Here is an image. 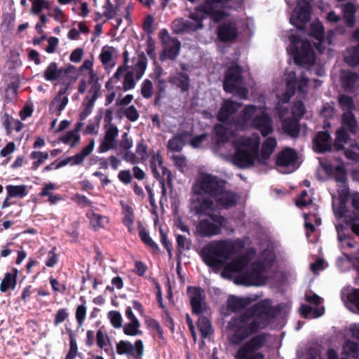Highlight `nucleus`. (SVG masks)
<instances>
[{"label": "nucleus", "instance_id": "nucleus-54", "mask_svg": "<svg viewBox=\"0 0 359 359\" xmlns=\"http://www.w3.org/2000/svg\"><path fill=\"white\" fill-rule=\"evenodd\" d=\"M348 135L344 128L337 130L336 138L334 143V147L337 150H341L344 148V144L347 142Z\"/></svg>", "mask_w": 359, "mask_h": 359}, {"label": "nucleus", "instance_id": "nucleus-63", "mask_svg": "<svg viewBox=\"0 0 359 359\" xmlns=\"http://www.w3.org/2000/svg\"><path fill=\"white\" fill-rule=\"evenodd\" d=\"M311 190L303 191L301 193L299 198L297 200L296 204L299 207L309 205L312 202Z\"/></svg>", "mask_w": 359, "mask_h": 359}, {"label": "nucleus", "instance_id": "nucleus-45", "mask_svg": "<svg viewBox=\"0 0 359 359\" xmlns=\"http://www.w3.org/2000/svg\"><path fill=\"white\" fill-rule=\"evenodd\" d=\"M342 124L344 128H346L351 133L357 132L358 126L355 118L351 111H345L342 116Z\"/></svg>", "mask_w": 359, "mask_h": 359}, {"label": "nucleus", "instance_id": "nucleus-28", "mask_svg": "<svg viewBox=\"0 0 359 359\" xmlns=\"http://www.w3.org/2000/svg\"><path fill=\"white\" fill-rule=\"evenodd\" d=\"M219 39L228 42L234 40L238 36V29L235 22L223 23L217 30Z\"/></svg>", "mask_w": 359, "mask_h": 359}, {"label": "nucleus", "instance_id": "nucleus-46", "mask_svg": "<svg viewBox=\"0 0 359 359\" xmlns=\"http://www.w3.org/2000/svg\"><path fill=\"white\" fill-rule=\"evenodd\" d=\"M93 62L91 60H86L82 66V69H86L88 70V75H89V84L90 85V88H93L94 85H96L97 87V89H100V85L98 82V77L95 72V71L93 69Z\"/></svg>", "mask_w": 359, "mask_h": 359}, {"label": "nucleus", "instance_id": "nucleus-17", "mask_svg": "<svg viewBox=\"0 0 359 359\" xmlns=\"http://www.w3.org/2000/svg\"><path fill=\"white\" fill-rule=\"evenodd\" d=\"M306 301L310 305H302L299 309L301 315L306 318H314L321 316L324 313V307L322 304V299L315 294H306Z\"/></svg>", "mask_w": 359, "mask_h": 359}, {"label": "nucleus", "instance_id": "nucleus-55", "mask_svg": "<svg viewBox=\"0 0 359 359\" xmlns=\"http://www.w3.org/2000/svg\"><path fill=\"white\" fill-rule=\"evenodd\" d=\"M45 264L48 267H53L59 260L58 255L56 253V248L53 247L50 250L45 251Z\"/></svg>", "mask_w": 359, "mask_h": 359}, {"label": "nucleus", "instance_id": "nucleus-64", "mask_svg": "<svg viewBox=\"0 0 359 359\" xmlns=\"http://www.w3.org/2000/svg\"><path fill=\"white\" fill-rule=\"evenodd\" d=\"M142 95L147 99L151 98L153 95V85L151 81L146 79L141 86Z\"/></svg>", "mask_w": 359, "mask_h": 359}, {"label": "nucleus", "instance_id": "nucleus-60", "mask_svg": "<svg viewBox=\"0 0 359 359\" xmlns=\"http://www.w3.org/2000/svg\"><path fill=\"white\" fill-rule=\"evenodd\" d=\"M133 142L132 139H130L127 133H125L122 135V139L120 142V151L123 153V155L128 152H131L130 149L133 147Z\"/></svg>", "mask_w": 359, "mask_h": 359}, {"label": "nucleus", "instance_id": "nucleus-16", "mask_svg": "<svg viewBox=\"0 0 359 359\" xmlns=\"http://www.w3.org/2000/svg\"><path fill=\"white\" fill-rule=\"evenodd\" d=\"M311 7L309 2L298 0V4L290 18V23L302 29L311 18Z\"/></svg>", "mask_w": 359, "mask_h": 359}, {"label": "nucleus", "instance_id": "nucleus-10", "mask_svg": "<svg viewBox=\"0 0 359 359\" xmlns=\"http://www.w3.org/2000/svg\"><path fill=\"white\" fill-rule=\"evenodd\" d=\"M242 69L238 65L228 68L224 81V90L233 93L242 100H247L248 90L243 86L241 76Z\"/></svg>", "mask_w": 359, "mask_h": 359}, {"label": "nucleus", "instance_id": "nucleus-52", "mask_svg": "<svg viewBox=\"0 0 359 359\" xmlns=\"http://www.w3.org/2000/svg\"><path fill=\"white\" fill-rule=\"evenodd\" d=\"M16 285V277L15 275L8 273L5 275L0 285V290L3 292L8 290L14 289Z\"/></svg>", "mask_w": 359, "mask_h": 359}, {"label": "nucleus", "instance_id": "nucleus-62", "mask_svg": "<svg viewBox=\"0 0 359 359\" xmlns=\"http://www.w3.org/2000/svg\"><path fill=\"white\" fill-rule=\"evenodd\" d=\"M171 160L174 165L178 168L181 172H184L187 166V158L181 154H174L171 156Z\"/></svg>", "mask_w": 359, "mask_h": 359}, {"label": "nucleus", "instance_id": "nucleus-41", "mask_svg": "<svg viewBox=\"0 0 359 359\" xmlns=\"http://www.w3.org/2000/svg\"><path fill=\"white\" fill-rule=\"evenodd\" d=\"M62 69L59 68L57 63L50 62L43 72V77L48 81H54L60 78Z\"/></svg>", "mask_w": 359, "mask_h": 359}, {"label": "nucleus", "instance_id": "nucleus-34", "mask_svg": "<svg viewBox=\"0 0 359 359\" xmlns=\"http://www.w3.org/2000/svg\"><path fill=\"white\" fill-rule=\"evenodd\" d=\"M86 216L89 219L90 227L95 231L104 228L109 222L108 217L95 213L93 211L88 212Z\"/></svg>", "mask_w": 359, "mask_h": 359}, {"label": "nucleus", "instance_id": "nucleus-30", "mask_svg": "<svg viewBox=\"0 0 359 359\" xmlns=\"http://www.w3.org/2000/svg\"><path fill=\"white\" fill-rule=\"evenodd\" d=\"M315 150L323 153L329 151L332 147L331 137L327 132H319L314 139Z\"/></svg>", "mask_w": 359, "mask_h": 359}, {"label": "nucleus", "instance_id": "nucleus-6", "mask_svg": "<svg viewBox=\"0 0 359 359\" xmlns=\"http://www.w3.org/2000/svg\"><path fill=\"white\" fill-rule=\"evenodd\" d=\"M229 0H203V4L190 13L189 18L177 19L172 22L173 31L176 33L194 32L202 27V21L206 16L218 22L228 14L223 11Z\"/></svg>", "mask_w": 359, "mask_h": 359}, {"label": "nucleus", "instance_id": "nucleus-39", "mask_svg": "<svg viewBox=\"0 0 359 359\" xmlns=\"http://www.w3.org/2000/svg\"><path fill=\"white\" fill-rule=\"evenodd\" d=\"M304 226L306 231V236L308 238H309L310 233H312L315 231V225L312 223L313 221L315 222V224L316 226H319L321 224V219L316 212L304 213Z\"/></svg>", "mask_w": 359, "mask_h": 359}, {"label": "nucleus", "instance_id": "nucleus-21", "mask_svg": "<svg viewBox=\"0 0 359 359\" xmlns=\"http://www.w3.org/2000/svg\"><path fill=\"white\" fill-rule=\"evenodd\" d=\"M118 135L117 127L113 124H109L105 127V132L103 138L100 140L97 148L99 153H105L114 149L116 145V138Z\"/></svg>", "mask_w": 359, "mask_h": 359}, {"label": "nucleus", "instance_id": "nucleus-4", "mask_svg": "<svg viewBox=\"0 0 359 359\" xmlns=\"http://www.w3.org/2000/svg\"><path fill=\"white\" fill-rule=\"evenodd\" d=\"M271 301L265 299L248 309L239 317H233L229 323L231 332L229 341L239 344L250 335L264 329L272 318Z\"/></svg>", "mask_w": 359, "mask_h": 359}, {"label": "nucleus", "instance_id": "nucleus-29", "mask_svg": "<svg viewBox=\"0 0 359 359\" xmlns=\"http://www.w3.org/2000/svg\"><path fill=\"white\" fill-rule=\"evenodd\" d=\"M181 45L178 40H169L163 43V50L161 54V60H175L180 53Z\"/></svg>", "mask_w": 359, "mask_h": 359}, {"label": "nucleus", "instance_id": "nucleus-2", "mask_svg": "<svg viewBox=\"0 0 359 359\" xmlns=\"http://www.w3.org/2000/svg\"><path fill=\"white\" fill-rule=\"evenodd\" d=\"M289 40L290 44L287 48L288 53L292 55L295 63L299 66L304 67L306 71L302 72L300 81L297 79L294 72L286 71L285 74L286 90L281 95H277L276 110L282 121L283 130L292 137H297L299 133V119L305 112L304 104L302 101H296L290 110L284 104H287L294 94L297 86L301 94L306 93L309 81L306 72L322 76L325 74V69L323 67L316 65L313 47L309 41L302 40L299 35L294 34L289 36Z\"/></svg>", "mask_w": 359, "mask_h": 359}, {"label": "nucleus", "instance_id": "nucleus-56", "mask_svg": "<svg viewBox=\"0 0 359 359\" xmlns=\"http://www.w3.org/2000/svg\"><path fill=\"white\" fill-rule=\"evenodd\" d=\"M184 145L183 139L181 137L176 136L170 139L168 142V148L172 151H180Z\"/></svg>", "mask_w": 359, "mask_h": 359}, {"label": "nucleus", "instance_id": "nucleus-3", "mask_svg": "<svg viewBox=\"0 0 359 359\" xmlns=\"http://www.w3.org/2000/svg\"><path fill=\"white\" fill-rule=\"evenodd\" d=\"M191 210L198 215H209L215 210L211 197L224 208L234 206L238 196L226 189V181L210 173L200 171L191 187Z\"/></svg>", "mask_w": 359, "mask_h": 359}, {"label": "nucleus", "instance_id": "nucleus-42", "mask_svg": "<svg viewBox=\"0 0 359 359\" xmlns=\"http://www.w3.org/2000/svg\"><path fill=\"white\" fill-rule=\"evenodd\" d=\"M359 346L356 342L351 340H347L343 346L342 358H356L358 355Z\"/></svg>", "mask_w": 359, "mask_h": 359}, {"label": "nucleus", "instance_id": "nucleus-37", "mask_svg": "<svg viewBox=\"0 0 359 359\" xmlns=\"http://www.w3.org/2000/svg\"><path fill=\"white\" fill-rule=\"evenodd\" d=\"M170 81L182 91H187L189 88V78L187 74L177 72L170 77Z\"/></svg>", "mask_w": 359, "mask_h": 359}, {"label": "nucleus", "instance_id": "nucleus-14", "mask_svg": "<svg viewBox=\"0 0 359 359\" xmlns=\"http://www.w3.org/2000/svg\"><path fill=\"white\" fill-rule=\"evenodd\" d=\"M276 165L278 170L283 174L294 172L299 167L297 153L290 148L284 149L277 154Z\"/></svg>", "mask_w": 359, "mask_h": 359}, {"label": "nucleus", "instance_id": "nucleus-19", "mask_svg": "<svg viewBox=\"0 0 359 359\" xmlns=\"http://www.w3.org/2000/svg\"><path fill=\"white\" fill-rule=\"evenodd\" d=\"M95 140H90L89 143L83 147L80 152L75 155L66 158L60 161L55 167V169H58L61 167L65 166L69 164L72 166L81 165L83 163L86 158L94 150Z\"/></svg>", "mask_w": 359, "mask_h": 359}, {"label": "nucleus", "instance_id": "nucleus-11", "mask_svg": "<svg viewBox=\"0 0 359 359\" xmlns=\"http://www.w3.org/2000/svg\"><path fill=\"white\" fill-rule=\"evenodd\" d=\"M207 215L209 219H201L196 227V233L202 238H210L219 235L226 226V219L220 215Z\"/></svg>", "mask_w": 359, "mask_h": 359}, {"label": "nucleus", "instance_id": "nucleus-5", "mask_svg": "<svg viewBox=\"0 0 359 359\" xmlns=\"http://www.w3.org/2000/svg\"><path fill=\"white\" fill-rule=\"evenodd\" d=\"M233 144L236 151L231 158L232 163L240 168H245L256 163L269 165L271 156L277 147V140L273 137H266L262 143L259 155L260 137L257 133L239 137Z\"/></svg>", "mask_w": 359, "mask_h": 359}, {"label": "nucleus", "instance_id": "nucleus-40", "mask_svg": "<svg viewBox=\"0 0 359 359\" xmlns=\"http://www.w3.org/2000/svg\"><path fill=\"white\" fill-rule=\"evenodd\" d=\"M344 61L349 65L355 67L359 65V44L351 46L344 53Z\"/></svg>", "mask_w": 359, "mask_h": 359}, {"label": "nucleus", "instance_id": "nucleus-53", "mask_svg": "<svg viewBox=\"0 0 359 359\" xmlns=\"http://www.w3.org/2000/svg\"><path fill=\"white\" fill-rule=\"evenodd\" d=\"M30 158L34 161L32 163V168L36 170L41 164H43L46 159L48 158V154L46 151H32L30 154Z\"/></svg>", "mask_w": 359, "mask_h": 359}, {"label": "nucleus", "instance_id": "nucleus-12", "mask_svg": "<svg viewBox=\"0 0 359 359\" xmlns=\"http://www.w3.org/2000/svg\"><path fill=\"white\" fill-rule=\"evenodd\" d=\"M133 65L129 66L130 70L125 74L123 81V90L133 89L137 81L144 74L147 68V59L143 54H139L133 58Z\"/></svg>", "mask_w": 359, "mask_h": 359}, {"label": "nucleus", "instance_id": "nucleus-25", "mask_svg": "<svg viewBox=\"0 0 359 359\" xmlns=\"http://www.w3.org/2000/svg\"><path fill=\"white\" fill-rule=\"evenodd\" d=\"M130 61L129 54L127 50L123 53V65L119 66L114 75L106 83V88L110 90L111 88L121 89L120 86H117L118 83L121 79L124 77L125 74L127 72V68H129L128 63Z\"/></svg>", "mask_w": 359, "mask_h": 359}, {"label": "nucleus", "instance_id": "nucleus-20", "mask_svg": "<svg viewBox=\"0 0 359 359\" xmlns=\"http://www.w3.org/2000/svg\"><path fill=\"white\" fill-rule=\"evenodd\" d=\"M309 37L313 41V46L320 53L325 50L327 44H330L329 38L326 40L325 39L324 29L323 25L319 22H313L311 25Z\"/></svg>", "mask_w": 359, "mask_h": 359}, {"label": "nucleus", "instance_id": "nucleus-35", "mask_svg": "<svg viewBox=\"0 0 359 359\" xmlns=\"http://www.w3.org/2000/svg\"><path fill=\"white\" fill-rule=\"evenodd\" d=\"M337 232V239L339 243V246L342 250L346 248H353L355 247V243L352 242L349 236L346 235V229L342 224H337L335 225Z\"/></svg>", "mask_w": 359, "mask_h": 359}, {"label": "nucleus", "instance_id": "nucleus-22", "mask_svg": "<svg viewBox=\"0 0 359 359\" xmlns=\"http://www.w3.org/2000/svg\"><path fill=\"white\" fill-rule=\"evenodd\" d=\"M187 292L190 297L193 311L196 314H200L205 311L207 306L205 302L203 290L196 287H189Z\"/></svg>", "mask_w": 359, "mask_h": 359}, {"label": "nucleus", "instance_id": "nucleus-9", "mask_svg": "<svg viewBox=\"0 0 359 359\" xmlns=\"http://www.w3.org/2000/svg\"><path fill=\"white\" fill-rule=\"evenodd\" d=\"M320 164L327 174L334 175V180L337 182V193L340 204L339 207L337 208L335 203L333 202L332 206L334 215L336 217H345L347 219V210L345 203L349 196V189L346 184V175L344 165L341 164L333 166L329 163L323 162H320Z\"/></svg>", "mask_w": 359, "mask_h": 359}, {"label": "nucleus", "instance_id": "nucleus-59", "mask_svg": "<svg viewBox=\"0 0 359 359\" xmlns=\"http://www.w3.org/2000/svg\"><path fill=\"white\" fill-rule=\"evenodd\" d=\"M339 103L344 111H351L354 108L353 99L344 95L339 96Z\"/></svg>", "mask_w": 359, "mask_h": 359}, {"label": "nucleus", "instance_id": "nucleus-50", "mask_svg": "<svg viewBox=\"0 0 359 359\" xmlns=\"http://www.w3.org/2000/svg\"><path fill=\"white\" fill-rule=\"evenodd\" d=\"M198 327L203 339L208 337L213 332L210 322L206 317L199 318Z\"/></svg>", "mask_w": 359, "mask_h": 359}, {"label": "nucleus", "instance_id": "nucleus-49", "mask_svg": "<svg viewBox=\"0 0 359 359\" xmlns=\"http://www.w3.org/2000/svg\"><path fill=\"white\" fill-rule=\"evenodd\" d=\"M79 300L81 302V304L77 306L75 312V318L78 325L81 327L86 319L87 308L86 306V299L83 297H81Z\"/></svg>", "mask_w": 359, "mask_h": 359}, {"label": "nucleus", "instance_id": "nucleus-26", "mask_svg": "<svg viewBox=\"0 0 359 359\" xmlns=\"http://www.w3.org/2000/svg\"><path fill=\"white\" fill-rule=\"evenodd\" d=\"M147 158V146L143 140L137 143L135 153L128 152L123 156V159L131 164H137L144 161Z\"/></svg>", "mask_w": 359, "mask_h": 359}, {"label": "nucleus", "instance_id": "nucleus-57", "mask_svg": "<svg viewBox=\"0 0 359 359\" xmlns=\"http://www.w3.org/2000/svg\"><path fill=\"white\" fill-rule=\"evenodd\" d=\"M122 114L132 122L136 121L140 116L139 112L134 105H130L122 109Z\"/></svg>", "mask_w": 359, "mask_h": 359}, {"label": "nucleus", "instance_id": "nucleus-38", "mask_svg": "<svg viewBox=\"0 0 359 359\" xmlns=\"http://www.w3.org/2000/svg\"><path fill=\"white\" fill-rule=\"evenodd\" d=\"M68 97L67 96H61L57 95L49 105V111L59 116L62 111L65 109L68 103Z\"/></svg>", "mask_w": 359, "mask_h": 359}, {"label": "nucleus", "instance_id": "nucleus-43", "mask_svg": "<svg viewBox=\"0 0 359 359\" xmlns=\"http://www.w3.org/2000/svg\"><path fill=\"white\" fill-rule=\"evenodd\" d=\"M341 81L345 90L351 91L357 81L358 76L350 71H343L341 74Z\"/></svg>", "mask_w": 359, "mask_h": 359}, {"label": "nucleus", "instance_id": "nucleus-1", "mask_svg": "<svg viewBox=\"0 0 359 359\" xmlns=\"http://www.w3.org/2000/svg\"><path fill=\"white\" fill-rule=\"evenodd\" d=\"M243 238L214 240L205 245L200 256L210 267L217 269L224 265L222 271L224 278L233 279L236 284L261 286L266 284L271 276L275 255L272 250L266 249L255 259L254 248L245 252Z\"/></svg>", "mask_w": 359, "mask_h": 359}, {"label": "nucleus", "instance_id": "nucleus-31", "mask_svg": "<svg viewBox=\"0 0 359 359\" xmlns=\"http://www.w3.org/2000/svg\"><path fill=\"white\" fill-rule=\"evenodd\" d=\"M352 206L355 212L353 217H351L348 220V224L351 226L352 231L359 236V194H354L351 196Z\"/></svg>", "mask_w": 359, "mask_h": 359}, {"label": "nucleus", "instance_id": "nucleus-15", "mask_svg": "<svg viewBox=\"0 0 359 359\" xmlns=\"http://www.w3.org/2000/svg\"><path fill=\"white\" fill-rule=\"evenodd\" d=\"M118 355H126L128 359H142L144 344L142 340L137 339L134 344L127 340H121L116 344Z\"/></svg>", "mask_w": 359, "mask_h": 359}, {"label": "nucleus", "instance_id": "nucleus-44", "mask_svg": "<svg viewBox=\"0 0 359 359\" xmlns=\"http://www.w3.org/2000/svg\"><path fill=\"white\" fill-rule=\"evenodd\" d=\"M6 190L8 197L22 198L25 197L27 194V186L22 185H8L6 187Z\"/></svg>", "mask_w": 359, "mask_h": 359}, {"label": "nucleus", "instance_id": "nucleus-7", "mask_svg": "<svg viewBox=\"0 0 359 359\" xmlns=\"http://www.w3.org/2000/svg\"><path fill=\"white\" fill-rule=\"evenodd\" d=\"M233 126L234 129L237 130L248 128L259 130L264 137L271 134L273 130L272 120L267 113L264 102L258 105H245L233 122Z\"/></svg>", "mask_w": 359, "mask_h": 359}, {"label": "nucleus", "instance_id": "nucleus-33", "mask_svg": "<svg viewBox=\"0 0 359 359\" xmlns=\"http://www.w3.org/2000/svg\"><path fill=\"white\" fill-rule=\"evenodd\" d=\"M117 56L116 50L109 46H104L101 50L99 58L102 63L107 67H112L115 65V60Z\"/></svg>", "mask_w": 359, "mask_h": 359}, {"label": "nucleus", "instance_id": "nucleus-58", "mask_svg": "<svg viewBox=\"0 0 359 359\" xmlns=\"http://www.w3.org/2000/svg\"><path fill=\"white\" fill-rule=\"evenodd\" d=\"M107 316L114 328H120L122 326L123 319L120 312L111 311L108 313Z\"/></svg>", "mask_w": 359, "mask_h": 359}, {"label": "nucleus", "instance_id": "nucleus-47", "mask_svg": "<svg viewBox=\"0 0 359 359\" xmlns=\"http://www.w3.org/2000/svg\"><path fill=\"white\" fill-rule=\"evenodd\" d=\"M4 126L8 134H11L14 130L20 132L24 127V124L21 121L9 116H6Z\"/></svg>", "mask_w": 359, "mask_h": 359}, {"label": "nucleus", "instance_id": "nucleus-23", "mask_svg": "<svg viewBox=\"0 0 359 359\" xmlns=\"http://www.w3.org/2000/svg\"><path fill=\"white\" fill-rule=\"evenodd\" d=\"M100 89H97L96 85L88 90V94L84 99L82 106L83 109L80 113V120L84 121L91 114L95 102L98 97Z\"/></svg>", "mask_w": 359, "mask_h": 359}, {"label": "nucleus", "instance_id": "nucleus-36", "mask_svg": "<svg viewBox=\"0 0 359 359\" xmlns=\"http://www.w3.org/2000/svg\"><path fill=\"white\" fill-rule=\"evenodd\" d=\"M123 214V223L130 233L134 231V212L133 208L128 204L121 202Z\"/></svg>", "mask_w": 359, "mask_h": 359}, {"label": "nucleus", "instance_id": "nucleus-18", "mask_svg": "<svg viewBox=\"0 0 359 359\" xmlns=\"http://www.w3.org/2000/svg\"><path fill=\"white\" fill-rule=\"evenodd\" d=\"M150 167L154 177L158 180H172V173L163 163V158L159 151L150 153Z\"/></svg>", "mask_w": 359, "mask_h": 359}, {"label": "nucleus", "instance_id": "nucleus-8", "mask_svg": "<svg viewBox=\"0 0 359 359\" xmlns=\"http://www.w3.org/2000/svg\"><path fill=\"white\" fill-rule=\"evenodd\" d=\"M241 107V103L234 102L230 99L225 100L217 115V119L222 123L217 124L215 127V133L216 135V152L225 159L230 158L231 154H226L221 150L223 147L226 148L227 147V140L229 137V135L231 133L228 128L229 127L231 129L234 128L233 122L236 119L231 120V117Z\"/></svg>", "mask_w": 359, "mask_h": 359}, {"label": "nucleus", "instance_id": "nucleus-13", "mask_svg": "<svg viewBox=\"0 0 359 359\" xmlns=\"http://www.w3.org/2000/svg\"><path fill=\"white\" fill-rule=\"evenodd\" d=\"M266 342L265 336L259 334L244 344L237 351L236 359H264V355L258 351Z\"/></svg>", "mask_w": 359, "mask_h": 359}, {"label": "nucleus", "instance_id": "nucleus-61", "mask_svg": "<svg viewBox=\"0 0 359 359\" xmlns=\"http://www.w3.org/2000/svg\"><path fill=\"white\" fill-rule=\"evenodd\" d=\"M139 236L144 243L153 249H157V244L151 239L149 232L144 228H140L139 230Z\"/></svg>", "mask_w": 359, "mask_h": 359}, {"label": "nucleus", "instance_id": "nucleus-51", "mask_svg": "<svg viewBox=\"0 0 359 359\" xmlns=\"http://www.w3.org/2000/svg\"><path fill=\"white\" fill-rule=\"evenodd\" d=\"M140 321L126 323L123 327V332L127 336H137L142 334Z\"/></svg>", "mask_w": 359, "mask_h": 359}, {"label": "nucleus", "instance_id": "nucleus-24", "mask_svg": "<svg viewBox=\"0 0 359 359\" xmlns=\"http://www.w3.org/2000/svg\"><path fill=\"white\" fill-rule=\"evenodd\" d=\"M341 299L346 306L353 312H359V289L347 287L341 290Z\"/></svg>", "mask_w": 359, "mask_h": 359}, {"label": "nucleus", "instance_id": "nucleus-48", "mask_svg": "<svg viewBox=\"0 0 359 359\" xmlns=\"http://www.w3.org/2000/svg\"><path fill=\"white\" fill-rule=\"evenodd\" d=\"M342 10L346 25L348 27H352L355 23V6L353 4L348 3L344 6Z\"/></svg>", "mask_w": 359, "mask_h": 359}, {"label": "nucleus", "instance_id": "nucleus-27", "mask_svg": "<svg viewBox=\"0 0 359 359\" xmlns=\"http://www.w3.org/2000/svg\"><path fill=\"white\" fill-rule=\"evenodd\" d=\"M256 299L257 297L231 295L226 301V306L231 311L238 312L246 308Z\"/></svg>", "mask_w": 359, "mask_h": 359}, {"label": "nucleus", "instance_id": "nucleus-32", "mask_svg": "<svg viewBox=\"0 0 359 359\" xmlns=\"http://www.w3.org/2000/svg\"><path fill=\"white\" fill-rule=\"evenodd\" d=\"M83 126L82 122L78 123L76 127L72 130L67 131L60 139L61 142L73 148L76 147L81 140L79 131Z\"/></svg>", "mask_w": 359, "mask_h": 359}]
</instances>
